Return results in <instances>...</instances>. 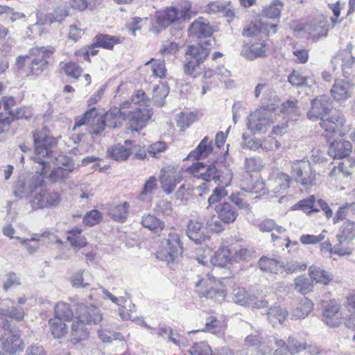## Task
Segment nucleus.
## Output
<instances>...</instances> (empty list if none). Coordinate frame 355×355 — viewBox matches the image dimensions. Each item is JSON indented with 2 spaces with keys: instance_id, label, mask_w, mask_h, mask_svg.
Instances as JSON below:
<instances>
[{
  "instance_id": "nucleus-1",
  "label": "nucleus",
  "mask_w": 355,
  "mask_h": 355,
  "mask_svg": "<svg viewBox=\"0 0 355 355\" xmlns=\"http://www.w3.org/2000/svg\"><path fill=\"white\" fill-rule=\"evenodd\" d=\"M34 139V155L31 159L38 164L36 167V173L30 178H20L16 183L15 188V196L22 198L26 197L38 189L42 187L44 178L46 176L45 157H49L51 153V148L55 144V139L49 135L45 128L37 130L33 133Z\"/></svg>"
},
{
  "instance_id": "nucleus-2",
  "label": "nucleus",
  "mask_w": 355,
  "mask_h": 355,
  "mask_svg": "<svg viewBox=\"0 0 355 355\" xmlns=\"http://www.w3.org/2000/svg\"><path fill=\"white\" fill-rule=\"evenodd\" d=\"M311 109L307 115L309 119L315 121L319 117L321 119L320 125L324 130L327 137H331L335 132L339 136H343L348 132L349 128L344 127L345 119L343 114L337 113L331 117L327 114L331 109V102L326 96H321L312 101Z\"/></svg>"
},
{
  "instance_id": "nucleus-3",
  "label": "nucleus",
  "mask_w": 355,
  "mask_h": 355,
  "mask_svg": "<svg viewBox=\"0 0 355 355\" xmlns=\"http://www.w3.org/2000/svg\"><path fill=\"white\" fill-rule=\"evenodd\" d=\"M73 306H76V312L71 325L69 338L70 341L76 344L89 338L88 326L98 324L103 320V315L94 305L77 303Z\"/></svg>"
},
{
  "instance_id": "nucleus-4",
  "label": "nucleus",
  "mask_w": 355,
  "mask_h": 355,
  "mask_svg": "<svg viewBox=\"0 0 355 355\" xmlns=\"http://www.w3.org/2000/svg\"><path fill=\"white\" fill-rule=\"evenodd\" d=\"M193 15L191 3L189 0H176L171 6L157 11L155 17L157 23L166 28L189 20Z\"/></svg>"
},
{
  "instance_id": "nucleus-5",
  "label": "nucleus",
  "mask_w": 355,
  "mask_h": 355,
  "mask_svg": "<svg viewBox=\"0 0 355 355\" xmlns=\"http://www.w3.org/2000/svg\"><path fill=\"white\" fill-rule=\"evenodd\" d=\"M195 288L200 297H205L216 302L225 300L226 291L220 280L207 275L205 277H198L195 282Z\"/></svg>"
},
{
  "instance_id": "nucleus-6",
  "label": "nucleus",
  "mask_w": 355,
  "mask_h": 355,
  "mask_svg": "<svg viewBox=\"0 0 355 355\" xmlns=\"http://www.w3.org/2000/svg\"><path fill=\"white\" fill-rule=\"evenodd\" d=\"M209 53V49L201 44L187 46L186 60L184 64V73L190 76L196 78L200 76V65Z\"/></svg>"
},
{
  "instance_id": "nucleus-7",
  "label": "nucleus",
  "mask_w": 355,
  "mask_h": 355,
  "mask_svg": "<svg viewBox=\"0 0 355 355\" xmlns=\"http://www.w3.org/2000/svg\"><path fill=\"white\" fill-rule=\"evenodd\" d=\"M271 110L275 108L272 105L263 107L251 113L248 117V128L253 134L265 132L268 127L277 121L276 113Z\"/></svg>"
},
{
  "instance_id": "nucleus-8",
  "label": "nucleus",
  "mask_w": 355,
  "mask_h": 355,
  "mask_svg": "<svg viewBox=\"0 0 355 355\" xmlns=\"http://www.w3.org/2000/svg\"><path fill=\"white\" fill-rule=\"evenodd\" d=\"M182 249L181 235L175 232H171L168 235L166 244L157 252V257L168 263H173L182 254Z\"/></svg>"
},
{
  "instance_id": "nucleus-9",
  "label": "nucleus",
  "mask_w": 355,
  "mask_h": 355,
  "mask_svg": "<svg viewBox=\"0 0 355 355\" xmlns=\"http://www.w3.org/2000/svg\"><path fill=\"white\" fill-rule=\"evenodd\" d=\"M55 139V144L51 148V153L49 157H45L44 159L46 162V171L47 172V168L49 167V163L51 162H54L56 161L58 162V165L61 164L62 166H58L56 168L53 169L49 175L50 179L53 182H57L62 179L67 178L69 174L73 171L74 169L73 163L66 156L64 155H59L58 157H55L53 155V148L56 144V139Z\"/></svg>"
},
{
  "instance_id": "nucleus-10",
  "label": "nucleus",
  "mask_w": 355,
  "mask_h": 355,
  "mask_svg": "<svg viewBox=\"0 0 355 355\" xmlns=\"http://www.w3.org/2000/svg\"><path fill=\"white\" fill-rule=\"evenodd\" d=\"M61 202L60 193L40 187V191L34 193L30 203L33 209L53 208L57 207Z\"/></svg>"
},
{
  "instance_id": "nucleus-11",
  "label": "nucleus",
  "mask_w": 355,
  "mask_h": 355,
  "mask_svg": "<svg viewBox=\"0 0 355 355\" xmlns=\"http://www.w3.org/2000/svg\"><path fill=\"white\" fill-rule=\"evenodd\" d=\"M291 174L297 182L309 187L314 183L315 173L308 160H297L292 164Z\"/></svg>"
},
{
  "instance_id": "nucleus-12",
  "label": "nucleus",
  "mask_w": 355,
  "mask_h": 355,
  "mask_svg": "<svg viewBox=\"0 0 355 355\" xmlns=\"http://www.w3.org/2000/svg\"><path fill=\"white\" fill-rule=\"evenodd\" d=\"M26 301L27 299L25 297H19L17 302L9 298L0 301V315L17 321L22 320L25 315V311L21 305L24 304Z\"/></svg>"
},
{
  "instance_id": "nucleus-13",
  "label": "nucleus",
  "mask_w": 355,
  "mask_h": 355,
  "mask_svg": "<svg viewBox=\"0 0 355 355\" xmlns=\"http://www.w3.org/2000/svg\"><path fill=\"white\" fill-rule=\"evenodd\" d=\"M4 333L2 338L1 349L10 355L22 351L23 343L20 338L19 332L16 329H10L5 326Z\"/></svg>"
},
{
  "instance_id": "nucleus-14",
  "label": "nucleus",
  "mask_w": 355,
  "mask_h": 355,
  "mask_svg": "<svg viewBox=\"0 0 355 355\" xmlns=\"http://www.w3.org/2000/svg\"><path fill=\"white\" fill-rule=\"evenodd\" d=\"M303 31L313 39L327 36L329 31L327 17L322 15L315 16L304 25Z\"/></svg>"
},
{
  "instance_id": "nucleus-15",
  "label": "nucleus",
  "mask_w": 355,
  "mask_h": 355,
  "mask_svg": "<svg viewBox=\"0 0 355 355\" xmlns=\"http://www.w3.org/2000/svg\"><path fill=\"white\" fill-rule=\"evenodd\" d=\"M160 182L163 191L167 193H171L176 185L182 180V176L178 168L166 166L162 170Z\"/></svg>"
},
{
  "instance_id": "nucleus-16",
  "label": "nucleus",
  "mask_w": 355,
  "mask_h": 355,
  "mask_svg": "<svg viewBox=\"0 0 355 355\" xmlns=\"http://www.w3.org/2000/svg\"><path fill=\"white\" fill-rule=\"evenodd\" d=\"M37 56L34 58L31 64L30 70L32 75L38 76L46 68L48 58L54 53L55 49L53 46L40 47L36 49Z\"/></svg>"
},
{
  "instance_id": "nucleus-17",
  "label": "nucleus",
  "mask_w": 355,
  "mask_h": 355,
  "mask_svg": "<svg viewBox=\"0 0 355 355\" xmlns=\"http://www.w3.org/2000/svg\"><path fill=\"white\" fill-rule=\"evenodd\" d=\"M153 114L152 110L147 107H135L134 111L127 115L130 128L138 131L144 128Z\"/></svg>"
},
{
  "instance_id": "nucleus-18",
  "label": "nucleus",
  "mask_w": 355,
  "mask_h": 355,
  "mask_svg": "<svg viewBox=\"0 0 355 355\" xmlns=\"http://www.w3.org/2000/svg\"><path fill=\"white\" fill-rule=\"evenodd\" d=\"M187 171L194 177L207 182L219 179L218 171L212 164L206 165L202 162H196L189 167Z\"/></svg>"
},
{
  "instance_id": "nucleus-19",
  "label": "nucleus",
  "mask_w": 355,
  "mask_h": 355,
  "mask_svg": "<svg viewBox=\"0 0 355 355\" xmlns=\"http://www.w3.org/2000/svg\"><path fill=\"white\" fill-rule=\"evenodd\" d=\"M343 318L340 305L335 301H331L323 311L322 321L329 327H337L341 324Z\"/></svg>"
},
{
  "instance_id": "nucleus-20",
  "label": "nucleus",
  "mask_w": 355,
  "mask_h": 355,
  "mask_svg": "<svg viewBox=\"0 0 355 355\" xmlns=\"http://www.w3.org/2000/svg\"><path fill=\"white\" fill-rule=\"evenodd\" d=\"M241 55L248 60H254L266 56V44L264 41L244 43Z\"/></svg>"
},
{
  "instance_id": "nucleus-21",
  "label": "nucleus",
  "mask_w": 355,
  "mask_h": 355,
  "mask_svg": "<svg viewBox=\"0 0 355 355\" xmlns=\"http://www.w3.org/2000/svg\"><path fill=\"white\" fill-rule=\"evenodd\" d=\"M352 151V145L343 139L334 140L328 148V155L334 159H343L348 157Z\"/></svg>"
},
{
  "instance_id": "nucleus-22",
  "label": "nucleus",
  "mask_w": 355,
  "mask_h": 355,
  "mask_svg": "<svg viewBox=\"0 0 355 355\" xmlns=\"http://www.w3.org/2000/svg\"><path fill=\"white\" fill-rule=\"evenodd\" d=\"M352 46L348 45L346 49L340 50L334 58L333 62L340 63L342 71L345 76L349 75L350 70L355 64V57L352 53Z\"/></svg>"
},
{
  "instance_id": "nucleus-23",
  "label": "nucleus",
  "mask_w": 355,
  "mask_h": 355,
  "mask_svg": "<svg viewBox=\"0 0 355 355\" xmlns=\"http://www.w3.org/2000/svg\"><path fill=\"white\" fill-rule=\"evenodd\" d=\"M353 85L345 80H336L330 91L333 98L336 101H345L352 96Z\"/></svg>"
},
{
  "instance_id": "nucleus-24",
  "label": "nucleus",
  "mask_w": 355,
  "mask_h": 355,
  "mask_svg": "<svg viewBox=\"0 0 355 355\" xmlns=\"http://www.w3.org/2000/svg\"><path fill=\"white\" fill-rule=\"evenodd\" d=\"M306 340L298 335H291L285 341L282 339H276L275 344L277 347H284L292 354H297L305 349Z\"/></svg>"
},
{
  "instance_id": "nucleus-25",
  "label": "nucleus",
  "mask_w": 355,
  "mask_h": 355,
  "mask_svg": "<svg viewBox=\"0 0 355 355\" xmlns=\"http://www.w3.org/2000/svg\"><path fill=\"white\" fill-rule=\"evenodd\" d=\"M209 14L222 13L226 17L232 19L235 16V9L231 1H215L207 3L205 9Z\"/></svg>"
},
{
  "instance_id": "nucleus-26",
  "label": "nucleus",
  "mask_w": 355,
  "mask_h": 355,
  "mask_svg": "<svg viewBox=\"0 0 355 355\" xmlns=\"http://www.w3.org/2000/svg\"><path fill=\"white\" fill-rule=\"evenodd\" d=\"M190 35L196 37H209L212 33V27L207 19L203 17H198L191 25L189 28Z\"/></svg>"
},
{
  "instance_id": "nucleus-27",
  "label": "nucleus",
  "mask_w": 355,
  "mask_h": 355,
  "mask_svg": "<svg viewBox=\"0 0 355 355\" xmlns=\"http://www.w3.org/2000/svg\"><path fill=\"white\" fill-rule=\"evenodd\" d=\"M291 181V179L288 175L284 173H277L273 178L270 180V187H271L274 196L278 197L285 193L290 186Z\"/></svg>"
},
{
  "instance_id": "nucleus-28",
  "label": "nucleus",
  "mask_w": 355,
  "mask_h": 355,
  "mask_svg": "<svg viewBox=\"0 0 355 355\" xmlns=\"http://www.w3.org/2000/svg\"><path fill=\"white\" fill-rule=\"evenodd\" d=\"M187 234L188 237L196 243H202L207 239L206 228L203 224L191 220L187 225Z\"/></svg>"
},
{
  "instance_id": "nucleus-29",
  "label": "nucleus",
  "mask_w": 355,
  "mask_h": 355,
  "mask_svg": "<svg viewBox=\"0 0 355 355\" xmlns=\"http://www.w3.org/2000/svg\"><path fill=\"white\" fill-rule=\"evenodd\" d=\"M114 112H106L103 116L94 119L95 123L92 124L91 133L95 135H100L105 130V126L113 128L116 125V122L111 121L117 117Z\"/></svg>"
},
{
  "instance_id": "nucleus-30",
  "label": "nucleus",
  "mask_w": 355,
  "mask_h": 355,
  "mask_svg": "<svg viewBox=\"0 0 355 355\" xmlns=\"http://www.w3.org/2000/svg\"><path fill=\"white\" fill-rule=\"evenodd\" d=\"M216 214L225 224H230L236 219L238 212L235 207L229 203L223 202L217 205L215 207Z\"/></svg>"
},
{
  "instance_id": "nucleus-31",
  "label": "nucleus",
  "mask_w": 355,
  "mask_h": 355,
  "mask_svg": "<svg viewBox=\"0 0 355 355\" xmlns=\"http://www.w3.org/2000/svg\"><path fill=\"white\" fill-rule=\"evenodd\" d=\"M210 262L212 265L219 267H225L228 263L233 262L232 248L227 246L219 248L210 258Z\"/></svg>"
},
{
  "instance_id": "nucleus-32",
  "label": "nucleus",
  "mask_w": 355,
  "mask_h": 355,
  "mask_svg": "<svg viewBox=\"0 0 355 355\" xmlns=\"http://www.w3.org/2000/svg\"><path fill=\"white\" fill-rule=\"evenodd\" d=\"M80 302L73 301V304H69L64 302H59L55 306V318H59L64 321L72 320L75 317L76 305Z\"/></svg>"
},
{
  "instance_id": "nucleus-33",
  "label": "nucleus",
  "mask_w": 355,
  "mask_h": 355,
  "mask_svg": "<svg viewBox=\"0 0 355 355\" xmlns=\"http://www.w3.org/2000/svg\"><path fill=\"white\" fill-rule=\"evenodd\" d=\"M212 150L213 146L211 141H209L208 137H205L200 142L197 148L189 154L187 158L197 160L205 159L211 153Z\"/></svg>"
},
{
  "instance_id": "nucleus-34",
  "label": "nucleus",
  "mask_w": 355,
  "mask_h": 355,
  "mask_svg": "<svg viewBox=\"0 0 355 355\" xmlns=\"http://www.w3.org/2000/svg\"><path fill=\"white\" fill-rule=\"evenodd\" d=\"M313 304L306 297L302 298L291 311V318L300 320L305 318L313 310Z\"/></svg>"
},
{
  "instance_id": "nucleus-35",
  "label": "nucleus",
  "mask_w": 355,
  "mask_h": 355,
  "mask_svg": "<svg viewBox=\"0 0 355 355\" xmlns=\"http://www.w3.org/2000/svg\"><path fill=\"white\" fill-rule=\"evenodd\" d=\"M280 112L283 119L289 120L300 114V107L297 105V101L294 98H291L284 102L281 105Z\"/></svg>"
},
{
  "instance_id": "nucleus-36",
  "label": "nucleus",
  "mask_w": 355,
  "mask_h": 355,
  "mask_svg": "<svg viewBox=\"0 0 355 355\" xmlns=\"http://www.w3.org/2000/svg\"><path fill=\"white\" fill-rule=\"evenodd\" d=\"M309 273L311 281L317 284L327 285L333 279L332 275L329 272L316 266H310Z\"/></svg>"
},
{
  "instance_id": "nucleus-37",
  "label": "nucleus",
  "mask_w": 355,
  "mask_h": 355,
  "mask_svg": "<svg viewBox=\"0 0 355 355\" xmlns=\"http://www.w3.org/2000/svg\"><path fill=\"white\" fill-rule=\"evenodd\" d=\"M288 315L287 310L280 306L270 307L267 313L268 320L273 327L282 324Z\"/></svg>"
},
{
  "instance_id": "nucleus-38",
  "label": "nucleus",
  "mask_w": 355,
  "mask_h": 355,
  "mask_svg": "<svg viewBox=\"0 0 355 355\" xmlns=\"http://www.w3.org/2000/svg\"><path fill=\"white\" fill-rule=\"evenodd\" d=\"M191 355H232L229 349H222L218 354H213L211 347L206 342L196 343L190 349Z\"/></svg>"
},
{
  "instance_id": "nucleus-39",
  "label": "nucleus",
  "mask_w": 355,
  "mask_h": 355,
  "mask_svg": "<svg viewBox=\"0 0 355 355\" xmlns=\"http://www.w3.org/2000/svg\"><path fill=\"white\" fill-rule=\"evenodd\" d=\"M141 223L143 227L155 233L161 232L165 227V223L162 220L150 214L142 216Z\"/></svg>"
},
{
  "instance_id": "nucleus-40",
  "label": "nucleus",
  "mask_w": 355,
  "mask_h": 355,
  "mask_svg": "<svg viewBox=\"0 0 355 355\" xmlns=\"http://www.w3.org/2000/svg\"><path fill=\"white\" fill-rule=\"evenodd\" d=\"M129 207L130 205L127 202L121 205H113L110 207L108 213L113 220L123 223L128 217Z\"/></svg>"
},
{
  "instance_id": "nucleus-41",
  "label": "nucleus",
  "mask_w": 355,
  "mask_h": 355,
  "mask_svg": "<svg viewBox=\"0 0 355 355\" xmlns=\"http://www.w3.org/2000/svg\"><path fill=\"white\" fill-rule=\"evenodd\" d=\"M49 324L51 334L55 338H61L67 335L68 327L64 320L53 318L49 320Z\"/></svg>"
},
{
  "instance_id": "nucleus-42",
  "label": "nucleus",
  "mask_w": 355,
  "mask_h": 355,
  "mask_svg": "<svg viewBox=\"0 0 355 355\" xmlns=\"http://www.w3.org/2000/svg\"><path fill=\"white\" fill-rule=\"evenodd\" d=\"M283 8L284 3L282 1L272 0L268 6L263 8L261 15L272 19H279Z\"/></svg>"
},
{
  "instance_id": "nucleus-43",
  "label": "nucleus",
  "mask_w": 355,
  "mask_h": 355,
  "mask_svg": "<svg viewBox=\"0 0 355 355\" xmlns=\"http://www.w3.org/2000/svg\"><path fill=\"white\" fill-rule=\"evenodd\" d=\"M355 237V222L352 220L345 221L339 229L336 235L337 241H349Z\"/></svg>"
},
{
  "instance_id": "nucleus-44",
  "label": "nucleus",
  "mask_w": 355,
  "mask_h": 355,
  "mask_svg": "<svg viewBox=\"0 0 355 355\" xmlns=\"http://www.w3.org/2000/svg\"><path fill=\"white\" fill-rule=\"evenodd\" d=\"M81 229L75 227L67 233V239L70 245L75 249L83 248L87 243L85 237L81 234Z\"/></svg>"
},
{
  "instance_id": "nucleus-45",
  "label": "nucleus",
  "mask_w": 355,
  "mask_h": 355,
  "mask_svg": "<svg viewBox=\"0 0 355 355\" xmlns=\"http://www.w3.org/2000/svg\"><path fill=\"white\" fill-rule=\"evenodd\" d=\"M130 148L118 144L107 150L108 156L116 161H125L131 155Z\"/></svg>"
},
{
  "instance_id": "nucleus-46",
  "label": "nucleus",
  "mask_w": 355,
  "mask_h": 355,
  "mask_svg": "<svg viewBox=\"0 0 355 355\" xmlns=\"http://www.w3.org/2000/svg\"><path fill=\"white\" fill-rule=\"evenodd\" d=\"M259 266L261 270L277 273L283 268V263L275 259L262 257L259 261Z\"/></svg>"
},
{
  "instance_id": "nucleus-47",
  "label": "nucleus",
  "mask_w": 355,
  "mask_h": 355,
  "mask_svg": "<svg viewBox=\"0 0 355 355\" xmlns=\"http://www.w3.org/2000/svg\"><path fill=\"white\" fill-rule=\"evenodd\" d=\"M267 26H263V22L261 20H256L248 24L243 31V35L248 37H257L259 35H263V29Z\"/></svg>"
},
{
  "instance_id": "nucleus-48",
  "label": "nucleus",
  "mask_w": 355,
  "mask_h": 355,
  "mask_svg": "<svg viewBox=\"0 0 355 355\" xmlns=\"http://www.w3.org/2000/svg\"><path fill=\"white\" fill-rule=\"evenodd\" d=\"M123 39L108 35H100L96 37L95 44L97 46L111 49L115 44H120Z\"/></svg>"
},
{
  "instance_id": "nucleus-49",
  "label": "nucleus",
  "mask_w": 355,
  "mask_h": 355,
  "mask_svg": "<svg viewBox=\"0 0 355 355\" xmlns=\"http://www.w3.org/2000/svg\"><path fill=\"white\" fill-rule=\"evenodd\" d=\"M313 284L309 278L304 275L299 276L295 279L294 289L303 295H305L313 290Z\"/></svg>"
},
{
  "instance_id": "nucleus-50",
  "label": "nucleus",
  "mask_w": 355,
  "mask_h": 355,
  "mask_svg": "<svg viewBox=\"0 0 355 355\" xmlns=\"http://www.w3.org/2000/svg\"><path fill=\"white\" fill-rule=\"evenodd\" d=\"M198 120V114L195 112H181L177 116V125L181 130H185Z\"/></svg>"
},
{
  "instance_id": "nucleus-51",
  "label": "nucleus",
  "mask_w": 355,
  "mask_h": 355,
  "mask_svg": "<svg viewBox=\"0 0 355 355\" xmlns=\"http://www.w3.org/2000/svg\"><path fill=\"white\" fill-rule=\"evenodd\" d=\"M288 82L293 86H311L315 83L311 77H304L298 71H293L288 78Z\"/></svg>"
},
{
  "instance_id": "nucleus-52",
  "label": "nucleus",
  "mask_w": 355,
  "mask_h": 355,
  "mask_svg": "<svg viewBox=\"0 0 355 355\" xmlns=\"http://www.w3.org/2000/svg\"><path fill=\"white\" fill-rule=\"evenodd\" d=\"M85 270H79L74 272L70 277V282L73 287L89 288L91 286L87 278L84 277Z\"/></svg>"
},
{
  "instance_id": "nucleus-53",
  "label": "nucleus",
  "mask_w": 355,
  "mask_h": 355,
  "mask_svg": "<svg viewBox=\"0 0 355 355\" xmlns=\"http://www.w3.org/2000/svg\"><path fill=\"white\" fill-rule=\"evenodd\" d=\"M97 116V111L95 107H91L85 112L83 116H77L75 119V125L73 130H76L78 128L89 123L92 120Z\"/></svg>"
},
{
  "instance_id": "nucleus-54",
  "label": "nucleus",
  "mask_w": 355,
  "mask_h": 355,
  "mask_svg": "<svg viewBox=\"0 0 355 355\" xmlns=\"http://www.w3.org/2000/svg\"><path fill=\"white\" fill-rule=\"evenodd\" d=\"M151 65L153 75L155 77L163 78L165 76L166 69L164 60H155L153 58L148 61L146 65Z\"/></svg>"
},
{
  "instance_id": "nucleus-55",
  "label": "nucleus",
  "mask_w": 355,
  "mask_h": 355,
  "mask_svg": "<svg viewBox=\"0 0 355 355\" xmlns=\"http://www.w3.org/2000/svg\"><path fill=\"white\" fill-rule=\"evenodd\" d=\"M355 167V161L351 162L347 160L345 162H341L337 167H334L330 172V176L337 175L339 173L343 176H348L352 173V168Z\"/></svg>"
},
{
  "instance_id": "nucleus-56",
  "label": "nucleus",
  "mask_w": 355,
  "mask_h": 355,
  "mask_svg": "<svg viewBox=\"0 0 355 355\" xmlns=\"http://www.w3.org/2000/svg\"><path fill=\"white\" fill-rule=\"evenodd\" d=\"M295 209H301L306 214L319 211L315 205V197L313 196H310L307 198L300 200L295 205Z\"/></svg>"
},
{
  "instance_id": "nucleus-57",
  "label": "nucleus",
  "mask_w": 355,
  "mask_h": 355,
  "mask_svg": "<svg viewBox=\"0 0 355 355\" xmlns=\"http://www.w3.org/2000/svg\"><path fill=\"white\" fill-rule=\"evenodd\" d=\"M60 66L67 76L73 78H78L83 73V69L73 62H62Z\"/></svg>"
},
{
  "instance_id": "nucleus-58",
  "label": "nucleus",
  "mask_w": 355,
  "mask_h": 355,
  "mask_svg": "<svg viewBox=\"0 0 355 355\" xmlns=\"http://www.w3.org/2000/svg\"><path fill=\"white\" fill-rule=\"evenodd\" d=\"M251 297L243 288L238 287L233 291V300L241 306H247L250 302Z\"/></svg>"
},
{
  "instance_id": "nucleus-59",
  "label": "nucleus",
  "mask_w": 355,
  "mask_h": 355,
  "mask_svg": "<svg viewBox=\"0 0 355 355\" xmlns=\"http://www.w3.org/2000/svg\"><path fill=\"white\" fill-rule=\"evenodd\" d=\"M349 211H352L353 214H354L355 207L354 203H346L345 205L340 207L333 218L334 223L336 224L339 221L344 220L346 216H348V212Z\"/></svg>"
},
{
  "instance_id": "nucleus-60",
  "label": "nucleus",
  "mask_w": 355,
  "mask_h": 355,
  "mask_svg": "<svg viewBox=\"0 0 355 355\" xmlns=\"http://www.w3.org/2000/svg\"><path fill=\"white\" fill-rule=\"evenodd\" d=\"M103 218L102 214L97 209L88 211L83 218V223L88 226L98 224Z\"/></svg>"
},
{
  "instance_id": "nucleus-61",
  "label": "nucleus",
  "mask_w": 355,
  "mask_h": 355,
  "mask_svg": "<svg viewBox=\"0 0 355 355\" xmlns=\"http://www.w3.org/2000/svg\"><path fill=\"white\" fill-rule=\"evenodd\" d=\"M224 330V327L220 324V322L214 317L207 319L203 331H209L215 334H220Z\"/></svg>"
},
{
  "instance_id": "nucleus-62",
  "label": "nucleus",
  "mask_w": 355,
  "mask_h": 355,
  "mask_svg": "<svg viewBox=\"0 0 355 355\" xmlns=\"http://www.w3.org/2000/svg\"><path fill=\"white\" fill-rule=\"evenodd\" d=\"M281 147V143L273 137H268L261 141L260 148L263 151H273Z\"/></svg>"
},
{
  "instance_id": "nucleus-63",
  "label": "nucleus",
  "mask_w": 355,
  "mask_h": 355,
  "mask_svg": "<svg viewBox=\"0 0 355 355\" xmlns=\"http://www.w3.org/2000/svg\"><path fill=\"white\" fill-rule=\"evenodd\" d=\"M349 241H338L333 247L334 254L339 256L349 255L352 252V248L349 246Z\"/></svg>"
},
{
  "instance_id": "nucleus-64",
  "label": "nucleus",
  "mask_w": 355,
  "mask_h": 355,
  "mask_svg": "<svg viewBox=\"0 0 355 355\" xmlns=\"http://www.w3.org/2000/svg\"><path fill=\"white\" fill-rule=\"evenodd\" d=\"M68 11L64 8H58L46 16V21L49 24L60 23L68 16Z\"/></svg>"
}]
</instances>
